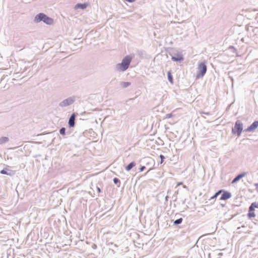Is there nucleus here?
<instances>
[{
	"label": "nucleus",
	"instance_id": "1",
	"mask_svg": "<svg viewBox=\"0 0 258 258\" xmlns=\"http://www.w3.org/2000/svg\"><path fill=\"white\" fill-rule=\"evenodd\" d=\"M132 57L131 55H126L121 61V63H117L116 65L115 69L118 72H124L126 71L131 62Z\"/></svg>",
	"mask_w": 258,
	"mask_h": 258
},
{
	"label": "nucleus",
	"instance_id": "2",
	"mask_svg": "<svg viewBox=\"0 0 258 258\" xmlns=\"http://www.w3.org/2000/svg\"><path fill=\"white\" fill-rule=\"evenodd\" d=\"M41 21H43L44 23L47 25H51L53 23V20L46 16L44 13H39L34 18L35 22L38 23Z\"/></svg>",
	"mask_w": 258,
	"mask_h": 258
},
{
	"label": "nucleus",
	"instance_id": "3",
	"mask_svg": "<svg viewBox=\"0 0 258 258\" xmlns=\"http://www.w3.org/2000/svg\"><path fill=\"white\" fill-rule=\"evenodd\" d=\"M206 63L205 61L199 63L198 70L199 72V74L197 75L198 78L203 77L205 75L207 70Z\"/></svg>",
	"mask_w": 258,
	"mask_h": 258
},
{
	"label": "nucleus",
	"instance_id": "4",
	"mask_svg": "<svg viewBox=\"0 0 258 258\" xmlns=\"http://www.w3.org/2000/svg\"><path fill=\"white\" fill-rule=\"evenodd\" d=\"M242 124L239 121H237L233 128H232V132L233 134H237L238 136H239L242 131Z\"/></svg>",
	"mask_w": 258,
	"mask_h": 258
},
{
	"label": "nucleus",
	"instance_id": "5",
	"mask_svg": "<svg viewBox=\"0 0 258 258\" xmlns=\"http://www.w3.org/2000/svg\"><path fill=\"white\" fill-rule=\"evenodd\" d=\"M74 101L75 99L74 98L69 97L60 102L59 104V106L61 107H67L73 104Z\"/></svg>",
	"mask_w": 258,
	"mask_h": 258
},
{
	"label": "nucleus",
	"instance_id": "6",
	"mask_svg": "<svg viewBox=\"0 0 258 258\" xmlns=\"http://www.w3.org/2000/svg\"><path fill=\"white\" fill-rule=\"evenodd\" d=\"M171 59L174 61H181L183 60L184 58L181 52H178L172 56Z\"/></svg>",
	"mask_w": 258,
	"mask_h": 258
},
{
	"label": "nucleus",
	"instance_id": "7",
	"mask_svg": "<svg viewBox=\"0 0 258 258\" xmlns=\"http://www.w3.org/2000/svg\"><path fill=\"white\" fill-rule=\"evenodd\" d=\"M258 127V121H254L247 129L246 132H253Z\"/></svg>",
	"mask_w": 258,
	"mask_h": 258
},
{
	"label": "nucleus",
	"instance_id": "8",
	"mask_svg": "<svg viewBox=\"0 0 258 258\" xmlns=\"http://www.w3.org/2000/svg\"><path fill=\"white\" fill-rule=\"evenodd\" d=\"M222 192H223V193L221 196V198H220L221 200H227L230 199L232 196L231 193L227 191H223V190Z\"/></svg>",
	"mask_w": 258,
	"mask_h": 258
},
{
	"label": "nucleus",
	"instance_id": "9",
	"mask_svg": "<svg viewBox=\"0 0 258 258\" xmlns=\"http://www.w3.org/2000/svg\"><path fill=\"white\" fill-rule=\"evenodd\" d=\"M0 173L2 174H6L10 176H13L15 174V171L12 170H8L7 168H5L2 170Z\"/></svg>",
	"mask_w": 258,
	"mask_h": 258
},
{
	"label": "nucleus",
	"instance_id": "10",
	"mask_svg": "<svg viewBox=\"0 0 258 258\" xmlns=\"http://www.w3.org/2000/svg\"><path fill=\"white\" fill-rule=\"evenodd\" d=\"M75 113H73L70 116L69 120V125L70 127H74L75 124Z\"/></svg>",
	"mask_w": 258,
	"mask_h": 258
},
{
	"label": "nucleus",
	"instance_id": "11",
	"mask_svg": "<svg viewBox=\"0 0 258 258\" xmlns=\"http://www.w3.org/2000/svg\"><path fill=\"white\" fill-rule=\"evenodd\" d=\"M245 175H246V173H245V172H243V173H241L238 174L233 179L232 183H235V182L238 181L239 180H240V179H241L243 177H244L245 176Z\"/></svg>",
	"mask_w": 258,
	"mask_h": 258
},
{
	"label": "nucleus",
	"instance_id": "12",
	"mask_svg": "<svg viewBox=\"0 0 258 258\" xmlns=\"http://www.w3.org/2000/svg\"><path fill=\"white\" fill-rule=\"evenodd\" d=\"M88 5L86 3L84 4H77L75 6V9H85L87 7Z\"/></svg>",
	"mask_w": 258,
	"mask_h": 258
},
{
	"label": "nucleus",
	"instance_id": "13",
	"mask_svg": "<svg viewBox=\"0 0 258 258\" xmlns=\"http://www.w3.org/2000/svg\"><path fill=\"white\" fill-rule=\"evenodd\" d=\"M249 209H250L251 211H254V208H258V203L254 202L252 203L251 205L249 207Z\"/></svg>",
	"mask_w": 258,
	"mask_h": 258
},
{
	"label": "nucleus",
	"instance_id": "14",
	"mask_svg": "<svg viewBox=\"0 0 258 258\" xmlns=\"http://www.w3.org/2000/svg\"><path fill=\"white\" fill-rule=\"evenodd\" d=\"M136 164L134 162L130 163L127 166L125 167V170L130 171L133 167L135 166Z\"/></svg>",
	"mask_w": 258,
	"mask_h": 258
},
{
	"label": "nucleus",
	"instance_id": "15",
	"mask_svg": "<svg viewBox=\"0 0 258 258\" xmlns=\"http://www.w3.org/2000/svg\"><path fill=\"white\" fill-rule=\"evenodd\" d=\"M120 85L124 88L128 87L131 85V83L129 82H121Z\"/></svg>",
	"mask_w": 258,
	"mask_h": 258
},
{
	"label": "nucleus",
	"instance_id": "16",
	"mask_svg": "<svg viewBox=\"0 0 258 258\" xmlns=\"http://www.w3.org/2000/svg\"><path fill=\"white\" fill-rule=\"evenodd\" d=\"M9 140L8 137H3L0 138V144H3L7 142Z\"/></svg>",
	"mask_w": 258,
	"mask_h": 258
},
{
	"label": "nucleus",
	"instance_id": "17",
	"mask_svg": "<svg viewBox=\"0 0 258 258\" xmlns=\"http://www.w3.org/2000/svg\"><path fill=\"white\" fill-rule=\"evenodd\" d=\"M168 79L170 83L171 84L173 83V78L172 74L170 71H168L167 73Z\"/></svg>",
	"mask_w": 258,
	"mask_h": 258
},
{
	"label": "nucleus",
	"instance_id": "18",
	"mask_svg": "<svg viewBox=\"0 0 258 258\" xmlns=\"http://www.w3.org/2000/svg\"><path fill=\"white\" fill-rule=\"evenodd\" d=\"M248 216L249 218L254 217L255 215L254 214V211H251L250 209H249V213L248 214Z\"/></svg>",
	"mask_w": 258,
	"mask_h": 258
},
{
	"label": "nucleus",
	"instance_id": "19",
	"mask_svg": "<svg viewBox=\"0 0 258 258\" xmlns=\"http://www.w3.org/2000/svg\"><path fill=\"white\" fill-rule=\"evenodd\" d=\"M222 191H223V190H218L217 192H216L215 193V194L212 197H211V199H214L216 198L219 195V194H220Z\"/></svg>",
	"mask_w": 258,
	"mask_h": 258
},
{
	"label": "nucleus",
	"instance_id": "20",
	"mask_svg": "<svg viewBox=\"0 0 258 258\" xmlns=\"http://www.w3.org/2000/svg\"><path fill=\"white\" fill-rule=\"evenodd\" d=\"M113 180L114 184H117L118 183V187L120 186V181L117 178H114Z\"/></svg>",
	"mask_w": 258,
	"mask_h": 258
},
{
	"label": "nucleus",
	"instance_id": "21",
	"mask_svg": "<svg viewBox=\"0 0 258 258\" xmlns=\"http://www.w3.org/2000/svg\"><path fill=\"white\" fill-rule=\"evenodd\" d=\"M182 218H179L176 220L174 221V224L175 225H178L179 224H181L182 222Z\"/></svg>",
	"mask_w": 258,
	"mask_h": 258
},
{
	"label": "nucleus",
	"instance_id": "22",
	"mask_svg": "<svg viewBox=\"0 0 258 258\" xmlns=\"http://www.w3.org/2000/svg\"><path fill=\"white\" fill-rule=\"evenodd\" d=\"M173 116V114L172 113L166 114L165 115V116H164V119L170 118Z\"/></svg>",
	"mask_w": 258,
	"mask_h": 258
},
{
	"label": "nucleus",
	"instance_id": "23",
	"mask_svg": "<svg viewBox=\"0 0 258 258\" xmlns=\"http://www.w3.org/2000/svg\"><path fill=\"white\" fill-rule=\"evenodd\" d=\"M60 134L62 135H64L66 134V128L64 127H62L59 130Z\"/></svg>",
	"mask_w": 258,
	"mask_h": 258
},
{
	"label": "nucleus",
	"instance_id": "24",
	"mask_svg": "<svg viewBox=\"0 0 258 258\" xmlns=\"http://www.w3.org/2000/svg\"><path fill=\"white\" fill-rule=\"evenodd\" d=\"M229 49L232 50V51L234 53H236V49L234 46H230L229 47Z\"/></svg>",
	"mask_w": 258,
	"mask_h": 258
},
{
	"label": "nucleus",
	"instance_id": "25",
	"mask_svg": "<svg viewBox=\"0 0 258 258\" xmlns=\"http://www.w3.org/2000/svg\"><path fill=\"white\" fill-rule=\"evenodd\" d=\"M160 158L161 159L160 164H162L163 162V161H164L165 157H164V156L163 155H160Z\"/></svg>",
	"mask_w": 258,
	"mask_h": 258
},
{
	"label": "nucleus",
	"instance_id": "26",
	"mask_svg": "<svg viewBox=\"0 0 258 258\" xmlns=\"http://www.w3.org/2000/svg\"><path fill=\"white\" fill-rule=\"evenodd\" d=\"M145 168H146L145 166H142L140 168V172L143 171Z\"/></svg>",
	"mask_w": 258,
	"mask_h": 258
},
{
	"label": "nucleus",
	"instance_id": "27",
	"mask_svg": "<svg viewBox=\"0 0 258 258\" xmlns=\"http://www.w3.org/2000/svg\"><path fill=\"white\" fill-rule=\"evenodd\" d=\"M254 186H255V187L256 191L258 192V183H255L254 184Z\"/></svg>",
	"mask_w": 258,
	"mask_h": 258
},
{
	"label": "nucleus",
	"instance_id": "28",
	"mask_svg": "<svg viewBox=\"0 0 258 258\" xmlns=\"http://www.w3.org/2000/svg\"><path fill=\"white\" fill-rule=\"evenodd\" d=\"M97 191H98V193L101 192V189H100V188L99 186H97Z\"/></svg>",
	"mask_w": 258,
	"mask_h": 258
},
{
	"label": "nucleus",
	"instance_id": "29",
	"mask_svg": "<svg viewBox=\"0 0 258 258\" xmlns=\"http://www.w3.org/2000/svg\"><path fill=\"white\" fill-rule=\"evenodd\" d=\"M182 184V182H178L177 183V185L178 186V185H181Z\"/></svg>",
	"mask_w": 258,
	"mask_h": 258
},
{
	"label": "nucleus",
	"instance_id": "30",
	"mask_svg": "<svg viewBox=\"0 0 258 258\" xmlns=\"http://www.w3.org/2000/svg\"><path fill=\"white\" fill-rule=\"evenodd\" d=\"M202 113H204V114H207V115H209V113H208V112H206H206H202Z\"/></svg>",
	"mask_w": 258,
	"mask_h": 258
},
{
	"label": "nucleus",
	"instance_id": "31",
	"mask_svg": "<svg viewBox=\"0 0 258 258\" xmlns=\"http://www.w3.org/2000/svg\"><path fill=\"white\" fill-rule=\"evenodd\" d=\"M222 255V253H219V255Z\"/></svg>",
	"mask_w": 258,
	"mask_h": 258
}]
</instances>
